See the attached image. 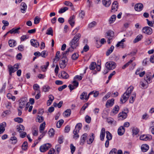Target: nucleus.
<instances>
[{
  "mask_svg": "<svg viewBox=\"0 0 154 154\" xmlns=\"http://www.w3.org/2000/svg\"><path fill=\"white\" fill-rule=\"evenodd\" d=\"M41 56L43 57H45L47 56V54L46 51H43L41 53Z\"/></svg>",
  "mask_w": 154,
  "mask_h": 154,
  "instance_id": "nucleus-63",
  "label": "nucleus"
},
{
  "mask_svg": "<svg viewBox=\"0 0 154 154\" xmlns=\"http://www.w3.org/2000/svg\"><path fill=\"white\" fill-rule=\"evenodd\" d=\"M8 71L9 73V75H11L12 73H13L16 71V70L15 69L13 66L11 65H9L8 66Z\"/></svg>",
  "mask_w": 154,
  "mask_h": 154,
  "instance_id": "nucleus-24",
  "label": "nucleus"
},
{
  "mask_svg": "<svg viewBox=\"0 0 154 154\" xmlns=\"http://www.w3.org/2000/svg\"><path fill=\"white\" fill-rule=\"evenodd\" d=\"M30 43L32 46L35 48L38 47L39 46V42L36 40L32 39L30 40Z\"/></svg>",
  "mask_w": 154,
  "mask_h": 154,
  "instance_id": "nucleus-14",
  "label": "nucleus"
},
{
  "mask_svg": "<svg viewBox=\"0 0 154 154\" xmlns=\"http://www.w3.org/2000/svg\"><path fill=\"white\" fill-rule=\"evenodd\" d=\"M62 56L63 57L60 61V66L61 68L64 69L67 65V59L66 57V53H62Z\"/></svg>",
  "mask_w": 154,
  "mask_h": 154,
  "instance_id": "nucleus-3",
  "label": "nucleus"
},
{
  "mask_svg": "<svg viewBox=\"0 0 154 154\" xmlns=\"http://www.w3.org/2000/svg\"><path fill=\"white\" fill-rule=\"evenodd\" d=\"M106 67L109 70H112L116 67V63L113 61L107 62L106 63Z\"/></svg>",
  "mask_w": 154,
  "mask_h": 154,
  "instance_id": "nucleus-5",
  "label": "nucleus"
},
{
  "mask_svg": "<svg viewBox=\"0 0 154 154\" xmlns=\"http://www.w3.org/2000/svg\"><path fill=\"white\" fill-rule=\"evenodd\" d=\"M82 127V124L81 123H78L76 125L75 127V128L74 129H76L77 131H79Z\"/></svg>",
  "mask_w": 154,
  "mask_h": 154,
  "instance_id": "nucleus-50",
  "label": "nucleus"
},
{
  "mask_svg": "<svg viewBox=\"0 0 154 154\" xmlns=\"http://www.w3.org/2000/svg\"><path fill=\"white\" fill-rule=\"evenodd\" d=\"M96 66V63L95 62H92L89 66V69L91 70H94Z\"/></svg>",
  "mask_w": 154,
  "mask_h": 154,
  "instance_id": "nucleus-40",
  "label": "nucleus"
},
{
  "mask_svg": "<svg viewBox=\"0 0 154 154\" xmlns=\"http://www.w3.org/2000/svg\"><path fill=\"white\" fill-rule=\"evenodd\" d=\"M102 2L104 6L109 7L111 3V0H103Z\"/></svg>",
  "mask_w": 154,
  "mask_h": 154,
  "instance_id": "nucleus-21",
  "label": "nucleus"
},
{
  "mask_svg": "<svg viewBox=\"0 0 154 154\" xmlns=\"http://www.w3.org/2000/svg\"><path fill=\"white\" fill-rule=\"evenodd\" d=\"M61 148V146L60 145H57L56 146L55 149H56L57 152V154H58Z\"/></svg>",
  "mask_w": 154,
  "mask_h": 154,
  "instance_id": "nucleus-64",
  "label": "nucleus"
},
{
  "mask_svg": "<svg viewBox=\"0 0 154 154\" xmlns=\"http://www.w3.org/2000/svg\"><path fill=\"white\" fill-rule=\"evenodd\" d=\"M79 132V131H77L76 129H74L73 131V133L74 134V135L73 136V138L77 139L79 137V136L78 134Z\"/></svg>",
  "mask_w": 154,
  "mask_h": 154,
  "instance_id": "nucleus-43",
  "label": "nucleus"
},
{
  "mask_svg": "<svg viewBox=\"0 0 154 154\" xmlns=\"http://www.w3.org/2000/svg\"><path fill=\"white\" fill-rule=\"evenodd\" d=\"M33 88L35 92L37 91V92H40V87L38 84H34L33 85Z\"/></svg>",
  "mask_w": 154,
  "mask_h": 154,
  "instance_id": "nucleus-35",
  "label": "nucleus"
},
{
  "mask_svg": "<svg viewBox=\"0 0 154 154\" xmlns=\"http://www.w3.org/2000/svg\"><path fill=\"white\" fill-rule=\"evenodd\" d=\"M21 6L20 10L21 12L23 13H25L27 8L26 4L24 2H22L21 4Z\"/></svg>",
  "mask_w": 154,
  "mask_h": 154,
  "instance_id": "nucleus-12",
  "label": "nucleus"
},
{
  "mask_svg": "<svg viewBox=\"0 0 154 154\" xmlns=\"http://www.w3.org/2000/svg\"><path fill=\"white\" fill-rule=\"evenodd\" d=\"M133 89L134 87L133 86H130L122 95L120 99V101L122 103H125L128 100Z\"/></svg>",
  "mask_w": 154,
  "mask_h": 154,
  "instance_id": "nucleus-1",
  "label": "nucleus"
},
{
  "mask_svg": "<svg viewBox=\"0 0 154 154\" xmlns=\"http://www.w3.org/2000/svg\"><path fill=\"white\" fill-rule=\"evenodd\" d=\"M44 119L43 116L38 115L36 118V121L39 123H41L43 121Z\"/></svg>",
  "mask_w": 154,
  "mask_h": 154,
  "instance_id": "nucleus-38",
  "label": "nucleus"
},
{
  "mask_svg": "<svg viewBox=\"0 0 154 154\" xmlns=\"http://www.w3.org/2000/svg\"><path fill=\"white\" fill-rule=\"evenodd\" d=\"M143 35L140 34L138 35L134 40V43H136L140 41L143 38Z\"/></svg>",
  "mask_w": 154,
  "mask_h": 154,
  "instance_id": "nucleus-32",
  "label": "nucleus"
},
{
  "mask_svg": "<svg viewBox=\"0 0 154 154\" xmlns=\"http://www.w3.org/2000/svg\"><path fill=\"white\" fill-rule=\"evenodd\" d=\"M71 113V110L68 109L66 110L63 113V115L65 117H68L70 116Z\"/></svg>",
  "mask_w": 154,
  "mask_h": 154,
  "instance_id": "nucleus-26",
  "label": "nucleus"
},
{
  "mask_svg": "<svg viewBox=\"0 0 154 154\" xmlns=\"http://www.w3.org/2000/svg\"><path fill=\"white\" fill-rule=\"evenodd\" d=\"M92 94H94V97H97L99 93L98 91H93L90 92L89 94V96H90V95Z\"/></svg>",
  "mask_w": 154,
  "mask_h": 154,
  "instance_id": "nucleus-45",
  "label": "nucleus"
},
{
  "mask_svg": "<svg viewBox=\"0 0 154 154\" xmlns=\"http://www.w3.org/2000/svg\"><path fill=\"white\" fill-rule=\"evenodd\" d=\"M96 25V23L95 21H93L90 23L88 25L89 27L91 28L94 27Z\"/></svg>",
  "mask_w": 154,
  "mask_h": 154,
  "instance_id": "nucleus-60",
  "label": "nucleus"
},
{
  "mask_svg": "<svg viewBox=\"0 0 154 154\" xmlns=\"http://www.w3.org/2000/svg\"><path fill=\"white\" fill-rule=\"evenodd\" d=\"M114 99L113 98L108 100L106 104V107L108 108L112 106L114 104Z\"/></svg>",
  "mask_w": 154,
  "mask_h": 154,
  "instance_id": "nucleus-11",
  "label": "nucleus"
},
{
  "mask_svg": "<svg viewBox=\"0 0 154 154\" xmlns=\"http://www.w3.org/2000/svg\"><path fill=\"white\" fill-rule=\"evenodd\" d=\"M40 20V18L38 16H36L34 19V23L35 24H38Z\"/></svg>",
  "mask_w": 154,
  "mask_h": 154,
  "instance_id": "nucleus-51",
  "label": "nucleus"
},
{
  "mask_svg": "<svg viewBox=\"0 0 154 154\" xmlns=\"http://www.w3.org/2000/svg\"><path fill=\"white\" fill-rule=\"evenodd\" d=\"M51 146V144L47 143L40 146L39 149L41 152H44L48 150Z\"/></svg>",
  "mask_w": 154,
  "mask_h": 154,
  "instance_id": "nucleus-6",
  "label": "nucleus"
},
{
  "mask_svg": "<svg viewBox=\"0 0 154 154\" xmlns=\"http://www.w3.org/2000/svg\"><path fill=\"white\" fill-rule=\"evenodd\" d=\"M10 140L12 142V143L13 144H15L17 141V138L15 137H11L10 139Z\"/></svg>",
  "mask_w": 154,
  "mask_h": 154,
  "instance_id": "nucleus-49",
  "label": "nucleus"
},
{
  "mask_svg": "<svg viewBox=\"0 0 154 154\" xmlns=\"http://www.w3.org/2000/svg\"><path fill=\"white\" fill-rule=\"evenodd\" d=\"M118 3L117 1H114L112 4V11L115 12L117 10L118 8Z\"/></svg>",
  "mask_w": 154,
  "mask_h": 154,
  "instance_id": "nucleus-16",
  "label": "nucleus"
},
{
  "mask_svg": "<svg viewBox=\"0 0 154 154\" xmlns=\"http://www.w3.org/2000/svg\"><path fill=\"white\" fill-rule=\"evenodd\" d=\"M24 126L21 125H20L17 128V131L20 133L23 132L24 130Z\"/></svg>",
  "mask_w": 154,
  "mask_h": 154,
  "instance_id": "nucleus-33",
  "label": "nucleus"
},
{
  "mask_svg": "<svg viewBox=\"0 0 154 154\" xmlns=\"http://www.w3.org/2000/svg\"><path fill=\"white\" fill-rule=\"evenodd\" d=\"M94 138V134H92L90 136V138H89V140L87 141V143L90 144L93 142Z\"/></svg>",
  "mask_w": 154,
  "mask_h": 154,
  "instance_id": "nucleus-34",
  "label": "nucleus"
},
{
  "mask_svg": "<svg viewBox=\"0 0 154 154\" xmlns=\"http://www.w3.org/2000/svg\"><path fill=\"white\" fill-rule=\"evenodd\" d=\"M6 126V123L3 122L0 124V134H2L5 130V127Z\"/></svg>",
  "mask_w": 154,
  "mask_h": 154,
  "instance_id": "nucleus-20",
  "label": "nucleus"
},
{
  "mask_svg": "<svg viewBox=\"0 0 154 154\" xmlns=\"http://www.w3.org/2000/svg\"><path fill=\"white\" fill-rule=\"evenodd\" d=\"M61 74V76L64 79H66L69 77V75L68 74L64 71H62Z\"/></svg>",
  "mask_w": 154,
  "mask_h": 154,
  "instance_id": "nucleus-29",
  "label": "nucleus"
},
{
  "mask_svg": "<svg viewBox=\"0 0 154 154\" xmlns=\"http://www.w3.org/2000/svg\"><path fill=\"white\" fill-rule=\"evenodd\" d=\"M85 121L86 122L88 123H89L91 121V118L88 115L86 116L85 118Z\"/></svg>",
  "mask_w": 154,
  "mask_h": 154,
  "instance_id": "nucleus-61",
  "label": "nucleus"
},
{
  "mask_svg": "<svg viewBox=\"0 0 154 154\" xmlns=\"http://www.w3.org/2000/svg\"><path fill=\"white\" fill-rule=\"evenodd\" d=\"M133 134L135 135H137L139 132V130L137 128H133L132 129Z\"/></svg>",
  "mask_w": 154,
  "mask_h": 154,
  "instance_id": "nucleus-56",
  "label": "nucleus"
},
{
  "mask_svg": "<svg viewBox=\"0 0 154 154\" xmlns=\"http://www.w3.org/2000/svg\"><path fill=\"white\" fill-rule=\"evenodd\" d=\"M151 73L150 72H148L146 74V79L145 80L148 83H150L151 82L152 78L151 77Z\"/></svg>",
  "mask_w": 154,
  "mask_h": 154,
  "instance_id": "nucleus-25",
  "label": "nucleus"
},
{
  "mask_svg": "<svg viewBox=\"0 0 154 154\" xmlns=\"http://www.w3.org/2000/svg\"><path fill=\"white\" fill-rule=\"evenodd\" d=\"M75 16L74 15H73L70 17L69 20V22L72 27L74 26L75 21L73 20L75 19Z\"/></svg>",
  "mask_w": 154,
  "mask_h": 154,
  "instance_id": "nucleus-22",
  "label": "nucleus"
},
{
  "mask_svg": "<svg viewBox=\"0 0 154 154\" xmlns=\"http://www.w3.org/2000/svg\"><path fill=\"white\" fill-rule=\"evenodd\" d=\"M64 121L63 119H61L57 123L56 126L57 128H60L62 125L63 124Z\"/></svg>",
  "mask_w": 154,
  "mask_h": 154,
  "instance_id": "nucleus-47",
  "label": "nucleus"
},
{
  "mask_svg": "<svg viewBox=\"0 0 154 154\" xmlns=\"http://www.w3.org/2000/svg\"><path fill=\"white\" fill-rule=\"evenodd\" d=\"M136 96V94L135 93H134L131 94V97L130 99L129 102L130 103H133L135 99Z\"/></svg>",
  "mask_w": 154,
  "mask_h": 154,
  "instance_id": "nucleus-36",
  "label": "nucleus"
},
{
  "mask_svg": "<svg viewBox=\"0 0 154 154\" xmlns=\"http://www.w3.org/2000/svg\"><path fill=\"white\" fill-rule=\"evenodd\" d=\"M143 32L145 34L150 35L152 33V29L149 27H144L142 29Z\"/></svg>",
  "mask_w": 154,
  "mask_h": 154,
  "instance_id": "nucleus-8",
  "label": "nucleus"
},
{
  "mask_svg": "<svg viewBox=\"0 0 154 154\" xmlns=\"http://www.w3.org/2000/svg\"><path fill=\"white\" fill-rule=\"evenodd\" d=\"M20 29V27H19L17 28H13L11 30L9 31V32H10V33L11 34H15V33H19L20 31H19Z\"/></svg>",
  "mask_w": 154,
  "mask_h": 154,
  "instance_id": "nucleus-19",
  "label": "nucleus"
},
{
  "mask_svg": "<svg viewBox=\"0 0 154 154\" xmlns=\"http://www.w3.org/2000/svg\"><path fill=\"white\" fill-rule=\"evenodd\" d=\"M125 132V129L122 126H120L118 130V133L119 135L122 136L123 135Z\"/></svg>",
  "mask_w": 154,
  "mask_h": 154,
  "instance_id": "nucleus-18",
  "label": "nucleus"
},
{
  "mask_svg": "<svg viewBox=\"0 0 154 154\" xmlns=\"http://www.w3.org/2000/svg\"><path fill=\"white\" fill-rule=\"evenodd\" d=\"M28 147L27 146V143L26 141H25L23 143L22 146V149L23 150H26L27 149Z\"/></svg>",
  "mask_w": 154,
  "mask_h": 154,
  "instance_id": "nucleus-48",
  "label": "nucleus"
},
{
  "mask_svg": "<svg viewBox=\"0 0 154 154\" xmlns=\"http://www.w3.org/2000/svg\"><path fill=\"white\" fill-rule=\"evenodd\" d=\"M89 97V94L87 96V93L84 92L80 95V98L81 100L85 99L86 101H87Z\"/></svg>",
  "mask_w": 154,
  "mask_h": 154,
  "instance_id": "nucleus-15",
  "label": "nucleus"
},
{
  "mask_svg": "<svg viewBox=\"0 0 154 154\" xmlns=\"http://www.w3.org/2000/svg\"><path fill=\"white\" fill-rule=\"evenodd\" d=\"M70 147L71 153L72 154H73L75 150V147L73 146L72 144H71Z\"/></svg>",
  "mask_w": 154,
  "mask_h": 154,
  "instance_id": "nucleus-62",
  "label": "nucleus"
},
{
  "mask_svg": "<svg viewBox=\"0 0 154 154\" xmlns=\"http://www.w3.org/2000/svg\"><path fill=\"white\" fill-rule=\"evenodd\" d=\"M63 4L67 6H69L72 7L73 6L71 2L69 1H66L64 2Z\"/></svg>",
  "mask_w": 154,
  "mask_h": 154,
  "instance_id": "nucleus-55",
  "label": "nucleus"
},
{
  "mask_svg": "<svg viewBox=\"0 0 154 154\" xmlns=\"http://www.w3.org/2000/svg\"><path fill=\"white\" fill-rule=\"evenodd\" d=\"M119 109V106L118 105H116L113 108L111 111V112L114 114H116L118 112Z\"/></svg>",
  "mask_w": 154,
  "mask_h": 154,
  "instance_id": "nucleus-28",
  "label": "nucleus"
},
{
  "mask_svg": "<svg viewBox=\"0 0 154 154\" xmlns=\"http://www.w3.org/2000/svg\"><path fill=\"white\" fill-rule=\"evenodd\" d=\"M114 48V47L112 45L110 48L107 51L106 53V55L107 56H109L113 51Z\"/></svg>",
  "mask_w": 154,
  "mask_h": 154,
  "instance_id": "nucleus-30",
  "label": "nucleus"
},
{
  "mask_svg": "<svg viewBox=\"0 0 154 154\" xmlns=\"http://www.w3.org/2000/svg\"><path fill=\"white\" fill-rule=\"evenodd\" d=\"M149 149V146L146 144H143L141 147V149L143 152H146Z\"/></svg>",
  "mask_w": 154,
  "mask_h": 154,
  "instance_id": "nucleus-27",
  "label": "nucleus"
},
{
  "mask_svg": "<svg viewBox=\"0 0 154 154\" xmlns=\"http://www.w3.org/2000/svg\"><path fill=\"white\" fill-rule=\"evenodd\" d=\"M106 37L108 39L107 42L108 44H109L110 43V40L112 39V38L114 36V32L112 31L109 30L106 32Z\"/></svg>",
  "mask_w": 154,
  "mask_h": 154,
  "instance_id": "nucleus-7",
  "label": "nucleus"
},
{
  "mask_svg": "<svg viewBox=\"0 0 154 154\" xmlns=\"http://www.w3.org/2000/svg\"><path fill=\"white\" fill-rule=\"evenodd\" d=\"M54 130L53 128L51 129L48 132V134L50 136H52L54 134Z\"/></svg>",
  "mask_w": 154,
  "mask_h": 154,
  "instance_id": "nucleus-52",
  "label": "nucleus"
},
{
  "mask_svg": "<svg viewBox=\"0 0 154 154\" xmlns=\"http://www.w3.org/2000/svg\"><path fill=\"white\" fill-rule=\"evenodd\" d=\"M81 37L80 33H78L73 37L69 43V45H72L74 48H76L79 45V41Z\"/></svg>",
  "mask_w": 154,
  "mask_h": 154,
  "instance_id": "nucleus-2",
  "label": "nucleus"
},
{
  "mask_svg": "<svg viewBox=\"0 0 154 154\" xmlns=\"http://www.w3.org/2000/svg\"><path fill=\"white\" fill-rule=\"evenodd\" d=\"M45 125V122L40 125L39 127V131L41 133H42V131L44 130Z\"/></svg>",
  "mask_w": 154,
  "mask_h": 154,
  "instance_id": "nucleus-42",
  "label": "nucleus"
},
{
  "mask_svg": "<svg viewBox=\"0 0 154 154\" xmlns=\"http://www.w3.org/2000/svg\"><path fill=\"white\" fill-rule=\"evenodd\" d=\"M116 18V15H112L110 17L109 20V23L111 24L114 22Z\"/></svg>",
  "mask_w": 154,
  "mask_h": 154,
  "instance_id": "nucleus-37",
  "label": "nucleus"
},
{
  "mask_svg": "<svg viewBox=\"0 0 154 154\" xmlns=\"http://www.w3.org/2000/svg\"><path fill=\"white\" fill-rule=\"evenodd\" d=\"M15 122H17L19 123H22L23 122V119L20 117H17L14 119Z\"/></svg>",
  "mask_w": 154,
  "mask_h": 154,
  "instance_id": "nucleus-54",
  "label": "nucleus"
},
{
  "mask_svg": "<svg viewBox=\"0 0 154 154\" xmlns=\"http://www.w3.org/2000/svg\"><path fill=\"white\" fill-rule=\"evenodd\" d=\"M72 83L73 84V85L70 84L68 86V87L70 91L76 88L79 85V82L75 80H74L73 82Z\"/></svg>",
  "mask_w": 154,
  "mask_h": 154,
  "instance_id": "nucleus-9",
  "label": "nucleus"
},
{
  "mask_svg": "<svg viewBox=\"0 0 154 154\" xmlns=\"http://www.w3.org/2000/svg\"><path fill=\"white\" fill-rule=\"evenodd\" d=\"M105 133V129L104 128H102L101 129L100 136V140L103 141L104 140Z\"/></svg>",
  "mask_w": 154,
  "mask_h": 154,
  "instance_id": "nucleus-23",
  "label": "nucleus"
},
{
  "mask_svg": "<svg viewBox=\"0 0 154 154\" xmlns=\"http://www.w3.org/2000/svg\"><path fill=\"white\" fill-rule=\"evenodd\" d=\"M89 46L88 45H86L84 47L83 49V51H81V53H83L84 51L87 52V51H88V50H89Z\"/></svg>",
  "mask_w": 154,
  "mask_h": 154,
  "instance_id": "nucleus-59",
  "label": "nucleus"
},
{
  "mask_svg": "<svg viewBox=\"0 0 154 154\" xmlns=\"http://www.w3.org/2000/svg\"><path fill=\"white\" fill-rule=\"evenodd\" d=\"M46 34L48 35H51L52 36L53 35V30L51 27H50L47 29Z\"/></svg>",
  "mask_w": 154,
  "mask_h": 154,
  "instance_id": "nucleus-44",
  "label": "nucleus"
},
{
  "mask_svg": "<svg viewBox=\"0 0 154 154\" xmlns=\"http://www.w3.org/2000/svg\"><path fill=\"white\" fill-rule=\"evenodd\" d=\"M50 89V88L48 85H44L42 87L43 91L45 92L48 91Z\"/></svg>",
  "mask_w": 154,
  "mask_h": 154,
  "instance_id": "nucleus-53",
  "label": "nucleus"
},
{
  "mask_svg": "<svg viewBox=\"0 0 154 154\" xmlns=\"http://www.w3.org/2000/svg\"><path fill=\"white\" fill-rule=\"evenodd\" d=\"M79 57V54L76 53L73 54L72 56V58L73 60H76Z\"/></svg>",
  "mask_w": 154,
  "mask_h": 154,
  "instance_id": "nucleus-57",
  "label": "nucleus"
},
{
  "mask_svg": "<svg viewBox=\"0 0 154 154\" xmlns=\"http://www.w3.org/2000/svg\"><path fill=\"white\" fill-rule=\"evenodd\" d=\"M106 138L108 140H110L112 139V135L111 134L109 131H106Z\"/></svg>",
  "mask_w": 154,
  "mask_h": 154,
  "instance_id": "nucleus-41",
  "label": "nucleus"
},
{
  "mask_svg": "<svg viewBox=\"0 0 154 154\" xmlns=\"http://www.w3.org/2000/svg\"><path fill=\"white\" fill-rule=\"evenodd\" d=\"M143 7V5L141 3H138L135 5L134 7V9L136 11H140L142 10Z\"/></svg>",
  "mask_w": 154,
  "mask_h": 154,
  "instance_id": "nucleus-13",
  "label": "nucleus"
},
{
  "mask_svg": "<svg viewBox=\"0 0 154 154\" xmlns=\"http://www.w3.org/2000/svg\"><path fill=\"white\" fill-rule=\"evenodd\" d=\"M68 10V8L67 7H64L63 8H61L59 10L58 12L59 14H62Z\"/></svg>",
  "mask_w": 154,
  "mask_h": 154,
  "instance_id": "nucleus-46",
  "label": "nucleus"
},
{
  "mask_svg": "<svg viewBox=\"0 0 154 154\" xmlns=\"http://www.w3.org/2000/svg\"><path fill=\"white\" fill-rule=\"evenodd\" d=\"M70 46V47H69V48H68L66 51L63 52L66 53V54H67V53L69 52H72L73 51V50L76 48H74L73 47L72 45Z\"/></svg>",
  "mask_w": 154,
  "mask_h": 154,
  "instance_id": "nucleus-39",
  "label": "nucleus"
},
{
  "mask_svg": "<svg viewBox=\"0 0 154 154\" xmlns=\"http://www.w3.org/2000/svg\"><path fill=\"white\" fill-rule=\"evenodd\" d=\"M123 44V43L121 42L120 41L119 42L116 44V47H120L122 48H124Z\"/></svg>",
  "mask_w": 154,
  "mask_h": 154,
  "instance_id": "nucleus-58",
  "label": "nucleus"
},
{
  "mask_svg": "<svg viewBox=\"0 0 154 154\" xmlns=\"http://www.w3.org/2000/svg\"><path fill=\"white\" fill-rule=\"evenodd\" d=\"M127 116V114L126 113L124 112H120L118 114V116L120 119L123 120L125 119Z\"/></svg>",
  "mask_w": 154,
  "mask_h": 154,
  "instance_id": "nucleus-10",
  "label": "nucleus"
},
{
  "mask_svg": "<svg viewBox=\"0 0 154 154\" xmlns=\"http://www.w3.org/2000/svg\"><path fill=\"white\" fill-rule=\"evenodd\" d=\"M151 138L150 136L145 134H143L141 135L140 137V139L141 140L147 141L149 140Z\"/></svg>",
  "mask_w": 154,
  "mask_h": 154,
  "instance_id": "nucleus-17",
  "label": "nucleus"
},
{
  "mask_svg": "<svg viewBox=\"0 0 154 154\" xmlns=\"http://www.w3.org/2000/svg\"><path fill=\"white\" fill-rule=\"evenodd\" d=\"M8 44L9 46L11 47H13L16 44V41L14 40H9L8 41Z\"/></svg>",
  "mask_w": 154,
  "mask_h": 154,
  "instance_id": "nucleus-31",
  "label": "nucleus"
},
{
  "mask_svg": "<svg viewBox=\"0 0 154 154\" xmlns=\"http://www.w3.org/2000/svg\"><path fill=\"white\" fill-rule=\"evenodd\" d=\"M28 100L26 98H23L19 100V108L20 109L23 108L25 105H26Z\"/></svg>",
  "mask_w": 154,
  "mask_h": 154,
  "instance_id": "nucleus-4",
  "label": "nucleus"
}]
</instances>
